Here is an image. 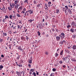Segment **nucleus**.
<instances>
[{
    "instance_id": "57",
    "label": "nucleus",
    "mask_w": 76,
    "mask_h": 76,
    "mask_svg": "<svg viewBox=\"0 0 76 76\" xmlns=\"http://www.w3.org/2000/svg\"><path fill=\"white\" fill-rule=\"evenodd\" d=\"M14 71H11V73L12 74H13V73H14Z\"/></svg>"
},
{
    "instance_id": "53",
    "label": "nucleus",
    "mask_w": 76,
    "mask_h": 76,
    "mask_svg": "<svg viewBox=\"0 0 76 76\" xmlns=\"http://www.w3.org/2000/svg\"><path fill=\"white\" fill-rule=\"evenodd\" d=\"M48 52H45V54L46 55H48Z\"/></svg>"
},
{
    "instance_id": "7",
    "label": "nucleus",
    "mask_w": 76,
    "mask_h": 76,
    "mask_svg": "<svg viewBox=\"0 0 76 76\" xmlns=\"http://www.w3.org/2000/svg\"><path fill=\"white\" fill-rule=\"evenodd\" d=\"M18 49L19 50H20V51H23V49L22 48L21 46H18Z\"/></svg>"
},
{
    "instance_id": "27",
    "label": "nucleus",
    "mask_w": 76,
    "mask_h": 76,
    "mask_svg": "<svg viewBox=\"0 0 76 76\" xmlns=\"http://www.w3.org/2000/svg\"><path fill=\"white\" fill-rule=\"evenodd\" d=\"M6 18H4L3 20H2V21L3 22H5V21H6Z\"/></svg>"
},
{
    "instance_id": "51",
    "label": "nucleus",
    "mask_w": 76,
    "mask_h": 76,
    "mask_svg": "<svg viewBox=\"0 0 76 76\" xmlns=\"http://www.w3.org/2000/svg\"><path fill=\"white\" fill-rule=\"evenodd\" d=\"M25 12L24 11H23L21 12L22 13H24Z\"/></svg>"
},
{
    "instance_id": "48",
    "label": "nucleus",
    "mask_w": 76,
    "mask_h": 76,
    "mask_svg": "<svg viewBox=\"0 0 76 76\" xmlns=\"http://www.w3.org/2000/svg\"><path fill=\"white\" fill-rule=\"evenodd\" d=\"M48 4H51V2L50 1L48 3Z\"/></svg>"
},
{
    "instance_id": "47",
    "label": "nucleus",
    "mask_w": 76,
    "mask_h": 76,
    "mask_svg": "<svg viewBox=\"0 0 76 76\" xmlns=\"http://www.w3.org/2000/svg\"><path fill=\"white\" fill-rule=\"evenodd\" d=\"M28 66H29V67H31V65L30 64H28Z\"/></svg>"
},
{
    "instance_id": "40",
    "label": "nucleus",
    "mask_w": 76,
    "mask_h": 76,
    "mask_svg": "<svg viewBox=\"0 0 76 76\" xmlns=\"http://www.w3.org/2000/svg\"><path fill=\"white\" fill-rule=\"evenodd\" d=\"M28 0H25L24 1V3H28Z\"/></svg>"
},
{
    "instance_id": "9",
    "label": "nucleus",
    "mask_w": 76,
    "mask_h": 76,
    "mask_svg": "<svg viewBox=\"0 0 76 76\" xmlns=\"http://www.w3.org/2000/svg\"><path fill=\"white\" fill-rule=\"evenodd\" d=\"M61 35H62V39H63L65 37L64 36L65 35L63 33H61Z\"/></svg>"
},
{
    "instance_id": "56",
    "label": "nucleus",
    "mask_w": 76,
    "mask_h": 76,
    "mask_svg": "<svg viewBox=\"0 0 76 76\" xmlns=\"http://www.w3.org/2000/svg\"><path fill=\"white\" fill-rule=\"evenodd\" d=\"M73 38H76V36L75 35L73 36Z\"/></svg>"
},
{
    "instance_id": "24",
    "label": "nucleus",
    "mask_w": 76,
    "mask_h": 76,
    "mask_svg": "<svg viewBox=\"0 0 76 76\" xmlns=\"http://www.w3.org/2000/svg\"><path fill=\"white\" fill-rule=\"evenodd\" d=\"M19 2H18V1H15V4H17V3H18Z\"/></svg>"
},
{
    "instance_id": "42",
    "label": "nucleus",
    "mask_w": 76,
    "mask_h": 76,
    "mask_svg": "<svg viewBox=\"0 0 76 76\" xmlns=\"http://www.w3.org/2000/svg\"><path fill=\"white\" fill-rule=\"evenodd\" d=\"M59 63L60 64H62L63 63V61H60Z\"/></svg>"
},
{
    "instance_id": "16",
    "label": "nucleus",
    "mask_w": 76,
    "mask_h": 76,
    "mask_svg": "<svg viewBox=\"0 0 76 76\" xmlns=\"http://www.w3.org/2000/svg\"><path fill=\"white\" fill-rule=\"evenodd\" d=\"M69 59L67 58V59H66V63H69Z\"/></svg>"
},
{
    "instance_id": "35",
    "label": "nucleus",
    "mask_w": 76,
    "mask_h": 76,
    "mask_svg": "<svg viewBox=\"0 0 76 76\" xmlns=\"http://www.w3.org/2000/svg\"><path fill=\"white\" fill-rule=\"evenodd\" d=\"M3 66L2 65L0 66V69H3Z\"/></svg>"
},
{
    "instance_id": "32",
    "label": "nucleus",
    "mask_w": 76,
    "mask_h": 76,
    "mask_svg": "<svg viewBox=\"0 0 76 76\" xmlns=\"http://www.w3.org/2000/svg\"><path fill=\"white\" fill-rule=\"evenodd\" d=\"M18 56L17 57V60H19V58H20V56H19V55H18Z\"/></svg>"
},
{
    "instance_id": "12",
    "label": "nucleus",
    "mask_w": 76,
    "mask_h": 76,
    "mask_svg": "<svg viewBox=\"0 0 76 76\" xmlns=\"http://www.w3.org/2000/svg\"><path fill=\"white\" fill-rule=\"evenodd\" d=\"M68 12H69V13H70V14H72V11H71V10H70V9H68V11H67Z\"/></svg>"
},
{
    "instance_id": "22",
    "label": "nucleus",
    "mask_w": 76,
    "mask_h": 76,
    "mask_svg": "<svg viewBox=\"0 0 76 76\" xmlns=\"http://www.w3.org/2000/svg\"><path fill=\"white\" fill-rule=\"evenodd\" d=\"M21 39H22V40H23V41H24V40H25V38L22 37H21Z\"/></svg>"
},
{
    "instance_id": "39",
    "label": "nucleus",
    "mask_w": 76,
    "mask_h": 76,
    "mask_svg": "<svg viewBox=\"0 0 76 76\" xmlns=\"http://www.w3.org/2000/svg\"><path fill=\"white\" fill-rule=\"evenodd\" d=\"M45 7H47V8H48V5L47 4H45Z\"/></svg>"
},
{
    "instance_id": "1",
    "label": "nucleus",
    "mask_w": 76,
    "mask_h": 76,
    "mask_svg": "<svg viewBox=\"0 0 76 76\" xmlns=\"http://www.w3.org/2000/svg\"><path fill=\"white\" fill-rule=\"evenodd\" d=\"M16 73L18 76H22L23 74V71L18 72V71H17Z\"/></svg>"
},
{
    "instance_id": "34",
    "label": "nucleus",
    "mask_w": 76,
    "mask_h": 76,
    "mask_svg": "<svg viewBox=\"0 0 76 76\" xmlns=\"http://www.w3.org/2000/svg\"><path fill=\"white\" fill-rule=\"evenodd\" d=\"M32 75H33L34 76H36V73L34 72L32 73Z\"/></svg>"
},
{
    "instance_id": "29",
    "label": "nucleus",
    "mask_w": 76,
    "mask_h": 76,
    "mask_svg": "<svg viewBox=\"0 0 76 76\" xmlns=\"http://www.w3.org/2000/svg\"><path fill=\"white\" fill-rule=\"evenodd\" d=\"M50 76H54V73H51L50 75Z\"/></svg>"
},
{
    "instance_id": "11",
    "label": "nucleus",
    "mask_w": 76,
    "mask_h": 76,
    "mask_svg": "<svg viewBox=\"0 0 76 76\" xmlns=\"http://www.w3.org/2000/svg\"><path fill=\"white\" fill-rule=\"evenodd\" d=\"M32 58H30V59L28 61L29 63H30V64H31L32 63Z\"/></svg>"
},
{
    "instance_id": "13",
    "label": "nucleus",
    "mask_w": 76,
    "mask_h": 76,
    "mask_svg": "<svg viewBox=\"0 0 76 76\" xmlns=\"http://www.w3.org/2000/svg\"><path fill=\"white\" fill-rule=\"evenodd\" d=\"M59 44H61L62 45H63V44H64V41H61V42H59Z\"/></svg>"
},
{
    "instance_id": "8",
    "label": "nucleus",
    "mask_w": 76,
    "mask_h": 76,
    "mask_svg": "<svg viewBox=\"0 0 76 76\" xmlns=\"http://www.w3.org/2000/svg\"><path fill=\"white\" fill-rule=\"evenodd\" d=\"M34 70H35V69H31L30 70V72H29V74L30 75H31L32 72H34Z\"/></svg>"
},
{
    "instance_id": "18",
    "label": "nucleus",
    "mask_w": 76,
    "mask_h": 76,
    "mask_svg": "<svg viewBox=\"0 0 76 76\" xmlns=\"http://www.w3.org/2000/svg\"><path fill=\"white\" fill-rule=\"evenodd\" d=\"M73 48V50H76V46L75 45H73V48Z\"/></svg>"
},
{
    "instance_id": "44",
    "label": "nucleus",
    "mask_w": 76,
    "mask_h": 76,
    "mask_svg": "<svg viewBox=\"0 0 76 76\" xmlns=\"http://www.w3.org/2000/svg\"><path fill=\"white\" fill-rule=\"evenodd\" d=\"M9 48L10 49H11V47H12V46L11 45H9Z\"/></svg>"
},
{
    "instance_id": "17",
    "label": "nucleus",
    "mask_w": 76,
    "mask_h": 76,
    "mask_svg": "<svg viewBox=\"0 0 76 76\" xmlns=\"http://www.w3.org/2000/svg\"><path fill=\"white\" fill-rule=\"evenodd\" d=\"M8 9L9 10H12V8L11 7H8Z\"/></svg>"
},
{
    "instance_id": "36",
    "label": "nucleus",
    "mask_w": 76,
    "mask_h": 76,
    "mask_svg": "<svg viewBox=\"0 0 76 76\" xmlns=\"http://www.w3.org/2000/svg\"><path fill=\"white\" fill-rule=\"evenodd\" d=\"M3 35H4V36H7V34L5 33H3Z\"/></svg>"
},
{
    "instance_id": "58",
    "label": "nucleus",
    "mask_w": 76,
    "mask_h": 76,
    "mask_svg": "<svg viewBox=\"0 0 76 76\" xmlns=\"http://www.w3.org/2000/svg\"><path fill=\"white\" fill-rule=\"evenodd\" d=\"M18 28H20V26H19V25H18Z\"/></svg>"
},
{
    "instance_id": "2",
    "label": "nucleus",
    "mask_w": 76,
    "mask_h": 76,
    "mask_svg": "<svg viewBox=\"0 0 76 76\" xmlns=\"http://www.w3.org/2000/svg\"><path fill=\"white\" fill-rule=\"evenodd\" d=\"M9 18L10 19H12V20H15L16 18H15V14H14L13 16L12 15H9Z\"/></svg>"
},
{
    "instance_id": "15",
    "label": "nucleus",
    "mask_w": 76,
    "mask_h": 76,
    "mask_svg": "<svg viewBox=\"0 0 76 76\" xmlns=\"http://www.w3.org/2000/svg\"><path fill=\"white\" fill-rule=\"evenodd\" d=\"M70 31H71V32L73 33V32H74V29L73 28H71L70 29Z\"/></svg>"
},
{
    "instance_id": "4",
    "label": "nucleus",
    "mask_w": 76,
    "mask_h": 76,
    "mask_svg": "<svg viewBox=\"0 0 76 76\" xmlns=\"http://www.w3.org/2000/svg\"><path fill=\"white\" fill-rule=\"evenodd\" d=\"M28 11L29 13H30V14H32V13H34V12H33V11L31 10V9L30 8H29L28 9Z\"/></svg>"
},
{
    "instance_id": "55",
    "label": "nucleus",
    "mask_w": 76,
    "mask_h": 76,
    "mask_svg": "<svg viewBox=\"0 0 76 76\" xmlns=\"http://www.w3.org/2000/svg\"><path fill=\"white\" fill-rule=\"evenodd\" d=\"M63 67H64V68H66V65H64L63 66Z\"/></svg>"
},
{
    "instance_id": "33",
    "label": "nucleus",
    "mask_w": 76,
    "mask_h": 76,
    "mask_svg": "<svg viewBox=\"0 0 76 76\" xmlns=\"http://www.w3.org/2000/svg\"><path fill=\"white\" fill-rule=\"evenodd\" d=\"M37 33H38V35H39V36H40V35H41V33H40L39 31H38Z\"/></svg>"
},
{
    "instance_id": "59",
    "label": "nucleus",
    "mask_w": 76,
    "mask_h": 76,
    "mask_svg": "<svg viewBox=\"0 0 76 76\" xmlns=\"http://www.w3.org/2000/svg\"><path fill=\"white\" fill-rule=\"evenodd\" d=\"M26 10L25 8H24L23 10V11H24V12H25V11H26Z\"/></svg>"
},
{
    "instance_id": "54",
    "label": "nucleus",
    "mask_w": 76,
    "mask_h": 76,
    "mask_svg": "<svg viewBox=\"0 0 76 76\" xmlns=\"http://www.w3.org/2000/svg\"><path fill=\"white\" fill-rule=\"evenodd\" d=\"M52 31L53 32H54L55 31V30H54V28H53L52 30Z\"/></svg>"
},
{
    "instance_id": "14",
    "label": "nucleus",
    "mask_w": 76,
    "mask_h": 76,
    "mask_svg": "<svg viewBox=\"0 0 76 76\" xmlns=\"http://www.w3.org/2000/svg\"><path fill=\"white\" fill-rule=\"evenodd\" d=\"M68 57L66 56L64 57L63 58V60H64H64H67V58H68Z\"/></svg>"
},
{
    "instance_id": "46",
    "label": "nucleus",
    "mask_w": 76,
    "mask_h": 76,
    "mask_svg": "<svg viewBox=\"0 0 76 76\" xmlns=\"http://www.w3.org/2000/svg\"><path fill=\"white\" fill-rule=\"evenodd\" d=\"M3 7H2V9H3L4 10H5V7H4V5H3Z\"/></svg>"
},
{
    "instance_id": "20",
    "label": "nucleus",
    "mask_w": 76,
    "mask_h": 76,
    "mask_svg": "<svg viewBox=\"0 0 76 76\" xmlns=\"http://www.w3.org/2000/svg\"><path fill=\"white\" fill-rule=\"evenodd\" d=\"M34 21V19H33V20L30 19L28 20V21L30 23H31V22H32V21Z\"/></svg>"
},
{
    "instance_id": "25",
    "label": "nucleus",
    "mask_w": 76,
    "mask_h": 76,
    "mask_svg": "<svg viewBox=\"0 0 76 76\" xmlns=\"http://www.w3.org/2000/svg\"><path fill=\"white\" fill-rule=\"evenodd\" d=\"M3 41V39H1V38H0V42H2Z\"/></svg>"
},
{
    "instance_id": "60",
    "label": "nucleus",
    "mask_w": 76,
    "mask_h": 76,
    "mask_svg": "<svg viewBox=\"0 0 76 76\" xmlns=\"http://www.w3.org/2000/svg\"><path fill=\"white\" fill-rule=\"evenodd\" d=\"M65 7L67 9H68V7L67 6H66Z\"/></svg>"
},
{
    "instance_id": "43",
    "label": "nucleus",
    "mask_w": 76,
    "mask_h": 76,
    "mask_svg": "<svg viewBox=\"0 0 76 76\" xmlns=\"http://www.w3.org/2000/svg\"><path fill=\"white\" fill-rule=\"evenodd\" d=\"M18 22L19 23H21V24H22V21H21V20H20L18 21Z\"/></svg>"
},
{
    "instance_id": "23",
    "label": "nucleus",
    "mask_w": 76,
    "mask_h": 76,
    "mask_svg": "<svg viewBox=\"0 0 76 76\" xmlns=\"http://www.w3.org/2000/svg\"><path fill=\"white\" fill-rule=\"evenodd\" d=\"M16 15L17 16H18V18H19L20 17H21V16H20V15H19V14L18 13H17L16 14Z\"/></svg>"
},
{
    "instance_id": "19",
    "label": "nucleus",
    "mask_w": 76,
    "mask_h": 76,
    "mask_svg": "<svg viewBox=\"0 0 76 76\" xmlns=\"http://www.w3.org/2000/svg\"><path fill=\"white\" fill-rule=\"evenodd\" d=\"M5 19H9V16H8V15H6L5 16Z\"/></svg>"
},
{
    "instance_id": "5",
    "label": "nucleus",
    "mask_w": 76,
    "mask_h": 76,
    "mask_svg": "<svg viewBox=\"0 0 76 76\" xmlns=\"http://www.w3.org/2000/svg\"><path fill=\"white\" fill-rule=\"evenodd\" d=\"M10 7L12 8L14 7V6H15V4L14 3H10Z\"/></svg>"
},
{
    "instance_id": "50",
    "label": "nucleus",
    "mask_w": 76,
    "mask_h": 76,
    "mask_svg": "<svg viewBox=\"0 0 76 76\" xmlns=\"http://www.w3.org/2000/svg\"><path fill=\"white\" fill-rule=\"evenodd\" d=\"M59 37H61V39H62V36H61V35H59Z\"/></svg>"
},
{
    "instance_id": "28",
    "label": "nucleus",
    "mask_w": 76,
    "mask_h": 76,
    "mask_svg": "<svg viewBox=\"0 0 76 76\" xmlns=\"http://www.w3.org/2000/svg\"><path fill=\"white\" fill-rule=\"evenodd\" d=\"M22 8V7L21 6L19 7V8L18 9V10H21Z\"/></svg>"
},
{
    "instance_id": "26",
    "label": "nucleus",
    "mask_w": 76,
    "mask_h": 76,
    "mask_svg": "<svg viewBox=\"0 0 76 76\" xmlns=\"http://www.w3.org/2000/svg\"><path fill=\"white\" fill-rule=\"evenodd\" d=\"M59 11H60V10H56V13H59Z\"/></svg>"
},
{
    "instance_id": "3",
    "label": "nucleus",
    "mask_w": 76,
    "mask_h": 76,
    "mask_svg": "<svg viewBox=\"0 0 76 76\" xmlns=\"http://www.w3.org/2000/svg\"><path fill=\"white\" fill-rule=\"evenodd\" d=\"M29 12L28 11H27L25 12L24 14V15H23V17H24V18H25V17L26 16V15L27 16H29Z\"/></svg>"
},
{
    "instance_id": "45",
    "label": "nucleus",
    "mask_w": 76,
    "mask_h": 76,
    "mask_svg": "<svg viewBox=\"0 0 76 76\" xmlns=\"http://www.w3.org/2000/svg\"><path fill=\"white\" fill-rule=\"evenodd\" d=\"M72 61H76V59L75 58H74L72 59Z\"/></svg>"
},
{
    "instance_id": "62",
    "label": "nucleus",
    "mask_w": 76,
    "mask_h": 76,
    "mask_svg": "<svg viewBox=\"0 0 76 76\" xmlns=\"http://www.w3.org/2000/svg\"><path fill=\"white\" fill-rule=\"evenodd\" d=\"M15 63H16L17 66H18V62H16Z\"/></svg>"
},
{
    "instance_id": "37",
    "label": "nucleus",
    "mask_w": 76,
    "mask_h": 76,
    "mask_svg": "<svg viewBox=\"0 0 76 76\" xmlns=\"http://www.w3.org/2000/svg\"><path fill=\"white\" fill-rule=\"evenodd\" d=\"M53 72H56V68H53Z\"/></svg>"
},
{
    "instance_id": "52",
    "label": "nucleus",
    "mask_w": 76,
    "mask_h": 76,
    "mask_svg": "<svg viewBox=\"0 0 76 76\" xmlns=\"http://www.w3.org/2000/svg\"><path fill=\"white\" fill-rule=\"evenodd\" d=\"M1 57H4V55H1Z\"/></svg>"
},
{
    "instance_id": "63",
    "label": "nucleus",
    "mask_w": 76,
    "mask_h": 76,
    "mask_svg": "<svg viewBox=\"0 0 76 76\" xmlns=\"http://www.w3.org/2000/svg\"><path fill=\"white\" fill-rule=\"evenodd\" d=\"M40 6V4H39L37 6V7H39Z\"/></svg>"
},
{
    "instance_id": "49",
    "label": "nucleus",
    "mask_w": 76,
    "mask_h": 76,
    "mask_svg": "<svg viewBox=\"0 0 76 76\" xmlns=\"http://www.w3.org/2000/svg\"><path fill=\"white\" fill-rule=\"evenodd\" d=\"M64 43H65V44H67V42L65 40H64Z\"/></svg>"
},
{
    "instance_id": "64",
    "label": "nucleus",
    "mask_w": 76,
    "mask_h": 76,
    "mask_svg": "<svg viewBox=\"0 0 76 76\" xmlns=\"http://www.w3.org/2000/svg\"><path fill=\"white\" fill-rule=\"evenodd\" d=\"M45 21V19H43L42 20V22H44Z\"/></svg>"
},
{
    "instance_id": "30",
    "label": "nucleus",
    "mask_w": 76,
    "mask_h": 76,
    "mask_svg": "<svg viewBox=\"0 0 76 76\" xmlns=\"http://www.w3.org/2000/svg\"><path fill=\"white\" fill-rule=\"evenodd\" d=\"M70 27H71V26L70 25H68L67 26V28H68V29H69Z\"/></svg>"
},
{
    "instance_id": "61",
    "label": "nucleus",
    "mask_w": 76,
    "mask_h": 76,
    "mask_svg": "<svg viewBox=\"0 0 76 76\" xmlns=\"http://www.w3.org/2000/svg\"><path fill=\"white\" fill-rule=\"evenodd\" d=\"M49 36V35H48V34H47L46 35V37H48Z\"/></svg>"
},
{
    "instance_id": "31",
    "label": "nucleus",
    "mask_w": 76,
    "mask_h": 76,
    "mask_svg": "<svg viewBox=\"0 0 76 76\" xmlns=\"http://www.w3.org/2000/svg\"><path fill=\"white\" fill-rule=\"evenodd\" d=\"M63 50H62L61 51V53H60V55H63Z\"/></svg>"
},
{
    "instance_id": "38",
    "label": "nucleus",
    "mask_w": 76,
    "mask_h": 76,
    "mask_svg": "<svg viewBox=\"0 0 76 76\" xmlns=\"http://www.w3.org/2000/svg\"><path fill=\"white\" fill-rule=\"evenodd\" d=\"M58 56V53H56L55 57H57V56Z\"/></svg>"
},
{
    "instance_id": "6",
    "label": "nucleus",
    "mask_w": 76,
    "mask_h": 76,
    "mask_svg": "<svg viewBox=\"0 0 76 76\" xmlns=\"http://www.w3.org/2000/svg\"><path fill=\"white\" fill-rule=\"evenodd\" d=\"M56 38L57 41H60V37L59 36H56Z\"/></svg>"
},
{
    "instance_id": "21",
    "label": "nucleus",
    "mask_w": 76,
    "mask_h": 76,
    "mask_svg": "<svg viewBox=\"0 0 76 76\" xmlns=\"http://www.w3.org/2000/svg\"><path fill=\"white\" fill-rule=\"evenodd\" d=\"M15 8L17 10V9L18 8V5H15Z\"/></svg>"
},
{
    "instance_id": "10",
    "label": "nucleus",
    "mask_w": 76,
    "mask_h": 76,
    "mask_svg": "<svg viewBox=\"0 0 76 76\" xmlns=\"http://www.w3.org/2000/svg\"><path fill=\"white\" fill-rule=\"evenodd\" d=\"M44 26H42V24H41L39 26V28L40 29H42V28H43Z\"/></svg>"
},
{
    "instance_id": "41",
    "label": "nucleus",
    "mask_w": 76,
    "mask_h": 76,
    "mask_svg": "<svg viewBox=\"0 0 76 76\" xmlns=\"http://www.w3.org/2000/svg\"><path fill=\"white\" fill-rule=\"evenodd\" d=\"M26 39H27V40H28L29 39V37H28V36H26Z\"/></svg>"
}]
</instances>
